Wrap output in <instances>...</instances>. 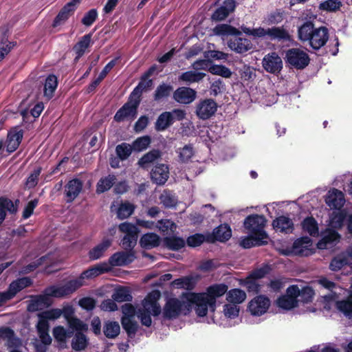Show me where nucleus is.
<instances>
[{"instance_id":"obj_1","label":"nucleus","mask_w":352,"mask_h":352,"mask_svg":"<svg viewBox=\"0 0 352 352\" xmlns=\"http://www.w3.org/2000/svg\"><path fill=\"white\" fill-rule=\"evenodd\" d=\"M72 294L67 283L61 286L51 285L47 287L42 294L32 296L30 300L27 310L30 312H35L41 309L43 307H50L53 300L51 298H61Z\"/></svg>"},{"instance_id":"obj_2","label":"nucleus","mask_w":352,"mask_h":352,"mask_svg":"<svg viewBox=\"0 0 352 352\" xmlns=\"http://www.w3.org/2000/svg\"><path fill=\"white\" fill-rule=\"evenodd\" d=\"M298 36L302 43L307 42L315 50H318L325 45L329 38L328 29L324 26L316 28L310 21L304 23L298 28Z\"/></svg>"},{"instance_id":"obj_3","label":"nucleus","mask_w":352,"mask_h":352,"mask_svg":"<svg viewBox=\"0 0 352 352\" xmlns=\"http://www.w3.org/2000/svg\"><path fill=\"white\" fill-rule=\"evenodd\" d=\"M241 29L244 34L252 37L254 40L270 39L271 41L280 42H286L291 40L289 33L283 27H272L267 28L257 27L251 28L245 25H241Z\"/></svg>"},{"instance_id":"obj_4","label":"nucleus","mask_w":352,"mask_h":352,"mask_svg":"<svg viewBox=\"0 0 352 352\" xmlns=\"http://www.w3.org/2000/svg\"><path fill=\"white\" fill-rule=\"evenodd\" d=\"M111 270V267L107 263H100L83 271L78 278L69 280L66 283L73 294L80 287L85 285V279L96 278L102 274L109 272Z\"/></svg>"},{"instance_id":"obj_5","label":"nucleus","mask_w":352,"mask_h":352,"mask_svg":"<svg viewBox=\"0 0 352 352\" xmlns=\"http://www.w3.org/2000/svg\"><path fill=\"white\" fill-rule=\"evenodd\" d=\"M184 297L190 306V312L192 310V306L195 305V313L199 317L206 316L208 314V308H210V311L212 312L215 311V305L212 303V302L204 292L186 293L184 294Z\"/></svg>"},{"instance_id":"obj_6","label":"nucleus","mask_w":352,"mask_h":352,"mask_svg":"<svg viewBox=\"0 0 352 352\" xmlns=\"http://www.w3.org/2000/svg\"><path fill=\"white\" fill-rule=\"evenodd\" d=\"M190 306L187 301H182L177 298H169L163 307V318L166 320H173L181 314L187 315L190 313Z\"/></svg>"},{"instance_id":"obj_7","label":"nucleus","mask_w":352,"mask_h":352,"mask_svg":"<svg viewBox=\"0 0 352 352\" xmlns=\"http://www.w3.org/2000/svg\"><path fill=\"white\" fill-rule=\"evenodd\" d=\"M285 63L296 69H305L310 62L308 54L300 48H292L285 52Z\"/></svg>"},{"instance_id":"obj_8","label":"nucleus","mask_w":352,"mask_h":352,"mask_svg":"<svg viewBox=\"0 0 352 352\" xmlns=\"http://www.w3.org/2000/svg\"><path fill=\"white\" fill-rule=\"evenodd\" d=\"M243 224L248 233L254 234L268 239V234L264 230L266 219L263 215H249L245 219Z\"/></svg>"},{"instance_id":"obj_9","label":"nucleus","mask_w":352,"mask_h":352,"mask_svg":"<svg viewBox=\"0 0 352 352\" xmlns=\"http://www.w3.org/2000/svg\"><path fill=\"white\" fill-rule=\"evenodd\" d=\"M120 232L125 233L124 236L121 241L122 247L128 251H133L135 246L140 232L138 228L129 222H124L118 226Z\"/></svg>"},{"instance_id":"obj_10","label":"nucleus","mask_w":352,"mask_h":352,"mask_svg":"<svg viewBox=\"0 0 352 352\" xmlns=\"http://www.w3.org/2000/svg\"><path fill=\"white\" fill-rule=\"evenodd\" d=\"M312 241L308 236H302L297 239L293 243L291 248L283 250L282 254L285 256L296 255L301 256H308L313 252L309 248L311 246Z\"/></svg>"},{"instance_id":"obj_11","label":"nucleus","mask_w":352,"mask_h":352,"mask_svg":"<svg viewBox=\"0 0 352 352\" xmlns=\"http://www.w3.org/2000/svg\"><path fill=\"white\" fill-rule=\"evenodd\" d=\"M140 100L131 98L129 101L124 104L115 114L114 120L116 122H122L124 120H133L137 114V109L140 104Z\"/></svg>"},{"instance_id":"obj_12","label":"nucleus","mask_w":352,"mask_h":352,"mask_svg":"<svg viewBox=\"0 0 352 352\" xmlns=\"http://www.w3.org/2000/svg\"><path fill=\"white\" fill-rule=\"evenodd\" d=\"M217 110V104L212 99L200 100L196 105L195 113L203 120L210 118Z\"/></svg>"},{"instance_id":"obj_13","label":"nucleus","mask_w":352,"mask_h":352,"mask_svg":"<svg viewBox=\"0 0 352 352\" xmlns=\"http://www.w3.org/2000/svg\"><path fill=\"white\" fill-rule=\"evenodd\" d=\"M270 305V300L265 295H258L248 304V309L252 316H260L267 312Z\"/></svg>"},{"instance_id":"obj_14","label":"nucleus","mask_w":352,"mask_h":352,"mask_svg":"<svg viewBox=\"0 0 352 352\" xmlns=\"http://www.w3.org/2000/svg\"><path fill=\"white\" fill-rule=\"evenodd\" d=\"M232 236V230L229 225L221 224L213 230L211 234L207 235V242H226Z\"/></svg>"},{"instance_id":"obj_15","label":"nucleus","mask_w":352,"mask_h":352,"mask_svg":"<svg viewBox=\"0 0 352 352\" xmlns=\"http://www.w3.org/2000/svg\"><path fill=\"white\" fill-rule=\"evenodd\" d=\"M134 257L133 251L117 252L109 258L108 265L111 267L126 265L133 261Z\"/></svg>"},{"instance_id":"obj_16","label":"nucleus","mask_w":352,"mask_h":352,"mask_svg":"<svg viewBox=\"0 0 352 352\" xmlns=\"http://www.w3.org/2000/svg\"><path fill=\"white\" fill-rule=\"evenodd\" d=\"M228 47L237 54H243L252 48V43L250 40L243 37H234L230 38L227 42Z\"/></svg>"},{"instance_id":"obj_17","label":"nucleus","mask_w":352,"mask_h":352,"mask_svg":"<svg viewBox=\"0 0 352 352\" xmlns=\"http://www.w3.org/2000/svg\"><path fill=\"white\" fill-rule=\"evenodd\" d=\"M263 67L268 72L277 73L283 67V62L280 57L275 52L268 54L263 59Z\"/></svg>"},{"instance_id":"obj_18","label":"nucleus","mask_w":352,"mask_h":352,"mask_svg":"<svg viewBox=\"0 0 352 352\" xmlns=\"http://www.w3.org/2000/svg\"><path fill=\"white\" fill-rule=\"evenodd\" d=\"M113 239L103 237L101 242L91 248L88 252L90 261H96L103 257L107 250L111 246Z\"/></svg>"},{"instance_id":"obj_19","label":"nucleus","mask_w":352,"mask_h":352,"mask_svg":"<svg viewBox=\"0 0 352 352\" xmlns=\"http://www.w3.org/2000/svg\"><path fill=\"white\" fill-rule=\"evenodd\" d=\"M196 95L197 92L194 89L182 87L174 91L173 99L179 103L188 104L195 100Z\"/></svg>"},{"instance_id":"obj_20","label":"nucleus","mask_w":352,"mask_h":352,"mask_svg":"<svg viewBox=\"0 0 352 352\" xmlns=\"http://www.w3.org/2000/svg\"><path fill=\"white\" fill-rule=\"evenodd\" d=\"M272 227L276 232L291 234L294 230L293 221L288 217L281 215L272 221Z\"/></svg>"},{"instance_id":"obj_21","label":"nucleus","mask_w":352,"mask_h":352,"mask_svg":"<svg viewBox=\"0 0 352 352\" xmlns=\"http://www.w3.org/2000/svg\"><path fill=\"white\" fill-rule=\"evenodd\" d=\"M152 181L158 184L163 185L169 177V168L167 164H159L155 166L151 172Z\"/></svg>"},{"instance_id":"obj_22","label":"nucleus","mask_w":352,"mask_h":352,"mask_svg":"<svg viewBox=\"0 0 352 352\" xmlns=\"http://www.w3.org/2000/svg\"><path fill=\"white\" fill-rule=\"evenodd\" d=\"M236 7L234 0H225L223 4L212 14L211 19L215 21H223L232 12Z\"/></svg>"},{"instance_id":"obj_23","label":"nucleus","mask_w":352,"mask_h":352,"mask_svg":"<svg viewBox=\"0 0 352 352\" xmlns=\"http://www.w3.org/2000/svg\"><path fill=\"white\" fill-rule=\"evenodd\" d=\"M23 135V133L21 129L15 128L9 131L4 145L6 148V151L9 153L17 149L21 142Z\"/></svg>"},{"instance_id":"obj_24","label":"nucleus","mask_w":352,"mask_h":352,"mask_svg":"<svg viewBox=\"0 0 352 352\" xmlns=\"http://www.w3.org/2000/svg\"><path fill=\"white\" fill-rule=\"evenodd\" d=\"M32 285L33 280L31 278L28 276L19 278L13 280L9 285L7 292L12 299L16 295L18 292H21L22 289L26 287L32 286Z\"/></svg>"},{"instance_id":"obj_25","label":"nucleus","mask_w":352,"mask_h":352,"mask_svg":"<svg viewBox=\"0 0 352 352\" xmlns=\"http://www.w3.org/2000/svg\"><path fill=\"white\" fill-rule=\"evenodd\" d=\"M228 286L226 284H214L209 286L206 292H204L210 300L216 306L217 298L223 296L228 291Z\"/></svg>"},{"instance_id":"obj_26","label":"nucleus","mask_w":352,"mask_h":352,"mask_svg":"<svg viewBox=\"0 0 352 352\" xmlns=\"http://www.w3.org/2000/svg\"><path fill=\"white\" fill-rule=\"evenodd\" d=\"M267 243V239L249 233V235L242 239L240 245L245 249L255 246H261Z\"/></svg>"},{"instance_id":"obj_27","label":"nucleus","mask_w":352,"mask_h":352,"mask_svg":"<svg viewBox=\"0 0 352 352\" xmlns=\"http://www.w3.org/2000/svg\"><path fill=\"white\" fill-rule=\"evenodd\" d=\"M76 6L70 1L67 3L58 12V15L54 20L53 26L56 27L64 23L74 13Z\"/></svg>"},{"instance_id":"obj_28","label":"nucleus","mask_w":352,"mask_h":352,"mask_svg":"<svg viewBox=\"0 0 352 352\" xmlns=\"http://www.w3.org/2000/svg\"><path fill=\"white\" fill-rule=\"evenodd\" d=\"M162 153L157 149H153L144 154L138 161V165L142 168H148L158 159L161 157Z\"/></svg>"},{"instance_id":"obj_29","label":"nucleus","mask_w":352,"mask_h":352,"mask_svg":"<svg viewBox=\"0 0 352 352\" xmlns=\"http://www.w3.org/2000/svg\"><path fill=\"white\" fill-rule=\"evenodd\" d=\"M160 296V294H152L150 293L145 298V304L144 307H149L151 310V314L153 316H157L162 311L161 307L157 302V299Z\"/></svg>"},{"instance_id":"obj_30","label":"nucleus","mask_w":352,"mask_h":352,"mask_svg":"<svg viewBox=\"0 0 352 352\" xmlns=\"http://www.w3.org/2000/svg\"><path fill=\"white\" fill-rule=\"evenodd\" d=\"M89 345V338L83 332H76L71 342V346L75 351L85 350Z\"/></svg>"},{"instance_id":"obj_31","label":"nucleus","mask_w":352,"mask_h":352,"mask_svg":"<svg viewBox=\"0 0 352 352\" xmlns=\"http://www.w3.org/2000/svg\"><path fill=\"white\" fill-rule=\"evenodd\" d=\"M153 84V80L151 79L142 76L138 85L131 92V98L140 100V98L142 92L150 89L152 87Z\"/></svg>"},{"instance_id":"obj_32","label":"nucleus","mask_w":352,"mask_h":352,"mask_svg":"<svg viewBox=\"0 0 352 352\" xmlns=\"http://www.w3.org/2000/svg\"><path fill=\"white\" fill-rule=\"evenodd\" d=\"M102 331L109 339L116 338L120 332V327L118 322L107 320L103 324Z\"/></svg>"},{"instance_id":"obj_33","label":"nucleus","mask_w":352,"mask_h":352,"mask_svg":"<svg viewBox=\"0 0 352 352\" xmlns=\"http://www.w3.org/2000/svg\"><path fill=\"white\" fill-rule=\"evenodd\" d=\"M141 246L145 249H151L160 245V238L155 233H146L142 236L140 240Z\"/></svg>"},{"instance_id":"obj_34","label":"nucleus","mask_w":352,"mask_h":352,"mask_svg":"<svg viewBox=\"0 0 352 352\" xmlns=\"http://www.w3.org/2000/svg\"><path fill=\"white\" fill-rule=\"evenodd\" d=\"M173 122L170 112L165 111L158 116L155 128L157 131H162L172 125Z\"/></svg>"},{"instance_id":"obj_35","label":"nucleus","mask_w":352,"mask_h":352,"mask_svg":"<svg viewBox=\"0 0 352 352\" xmlns=\"http://www.w3.org/2000/svg\"><path fill=\"white\" fill-rule=\"evenodd\" d=\"M212 32L214 35L217 36H239L241 34V31L228 24L217 25L213 28Z\"/></svg>"},{"instance_id":"obj_36","label":"nucleus","mask_w":352,"mask_h":352,"mask_svg":"<svg viewBox=\"0 0 352 352\" xmlns=\"http://www.w3.org/2000/svg\"><path fill=\"white\" fill-rule=\"evenodd\" d=\"M180 163H188L195 154L194 148L192 144H186L182 148L175 151Z\"/></svg>"},{"instance_id":"obj_37","label":"nucleus","mask_w":352,"mask_h":352,"mask_svg":"<svg viewBox=\"0 0 352 352\" xmlns=\"http://www.w3.org/2000/svg\"><path fill=\"white\" fill-rule=\"evenodd\" d=\"M122 328L125 330L127 336L133 338L138 330V324L133 318H121Z\"/></svg>"},{"instance_id":"obj_38","label":"nucleus","mask_w":352,"mask_h":352,"mask_svg":"<svg viewBox=\"0 0 352 352\" xmlns=\"http://www.w3.org/2000/svg\"><path fill=\"white\" fill-rule=\"evenodd\" d=\"M82 189V183L78 179L70 180L65 186L66 195L76 198Z\"/></svg>"},{"instance_id":"obj_39","label":"nucleus","mask_w":352,"mask_h":352,"mask_svg":"<svg viewBox=\"0 0 352 352\" xmlns=\"http://www.w3.org/2000/svg\"><path fill=\"white\" fill-rule=\"evenodd\" d=\"M340 235L335 230H329L322 239L318 242V247L320 249L325 248L328 244L333 243V242L339 241Z\"/></svg>"},{"instance_id":"obj_40","label":"nucleus","mask_w":352,"mask_h":352,"mask_svg":"<svg viewBox=\"0 0 352 352\" xmlns=\"http://www.w3.org/2000/svg\"><path fill=\"white\" fill-rule=\"evenodd\" d=\"M164 245L170 250L177 251L185 246V241L179 236H166L164 239Z\"/></svg>"},{"instance_id":"obj_41","label":"nucleus","mask_w":352,"mask_h":352,"mask_svg":"<svg viewBox=\"0 0 352 352\" xmlns=\"http://www.w3.org/2000/svg\"><path fill=\"white\" fill-rule=\"evenodd\" d=\"M58 86V80L56 76L51 74L49 75L44 84V96L47 99H50L54 94Z\"/></svg>"},{"instance_id":"obj_42","label":"nucleus","mask_w":352,"mask_h":352,"mask_svg":"<svg viewBox=\"0 0 352 352\" xmlns=\"http://www.w3.org/2000/svg\"><path fill=\"white\" fill-rule=\"evenodd\" d=\"M91 40V34H87L84 35L80 40L74 46V50L77 54L76 58L81 57L85 50L90 45Z\"/></svg>"},{"instance_id":"obj_43","label":"nucleus","mask_w":352,"mask_h":352,"mask_svg":"<svg viewBox=\"0 0 352 352\" xmlns=\"http://www.w3.org/2000/svg\"><path fill=\"white\" fill-rule=\"evenodd\" d=\"M302 228L304 231L308 232L310 236H316L319 234L318 223L312 217H306L302 222Z\"/></svg>"},{"instance_id":"obj_44","label":"nucleus","mask_w":352,"mask_h":352,"mask_svg":"<svg viewBox=\"0 0 352 352\" xmlns=\"http://www.w3.org/2000/svg\"><path fill=\"white\" fill-rule=\"evenodd\" d=\"M155 228L164 235L174 233L177 229V225L170 219H161L155 223Z\"/></svg>"},{"instance_id":"obj_45","label":"nucleus","mask_w":352,"mask_h":352,"mask_svg":"<svg viewBox=\"0 0 352 352\" xmlns=\"http://www.w3.org/2000/svg\"><path fill=\"white\" fill-rule=\"evenodd\" d=\"M206 76L205 73L196 72V71H188L182 73L179 79L182 81L192 83L197 82L201 80Z\"/></svg>"},{"instance_id":"obj_46","label":"nucleus","mask_w":352,"mask_h":352,"mask_svg":"<svg viewBox=\"0 0 352 352\" xmlns=\"http://www.w3.org/2000/svg\"><path fill=\"white\" fill-rule=\"evenodd\" d=\"M116 180V177L113 175H109L105 177L101 178L97 184L96 192L102 193L109 190L115 184Z\"/></svg>"},{"instance_id":"obj_47","label":"nucleus","mask_w":352,"mask_h":352,"mask_svg":"<svg viewBox=\"0 0 352 352\" xmlns=\"http://www.w3.org/2000/svg\"><path fill=\"white\" fill-rule=\"evenodd\" d=\"M245 298V292L240 289H231L227 294V300L233 304L241 303Z\"/></svg>"},{"instance_id":"obj_48","label":"nucleus","mask_w":352,"mask_h":352,"mask_svg":"<svg viewBox=\"0 0 352 352\" xmlns=\"http://www.w3.org/2000/svg\"><path fill=\"white\" fill-rule=\"evenodd\" d=\"M112 298L118 302H130L133 300V296L130 291L124 287L117 289L113 294Z\"/></svg>"},{"instance_id":"obj_49","label":"nucleus","mask_w":352,"mask_h":352,"mask_svg":"<svg viewBox=\"0 0 352 352\" xmlns=\"http://www.w3.org/2000/svg\"><path fill=\"white\" fill-rule=\"evenodd\" d=\"M173 90V87L171 85L162 83L157 87L153 98L155 101H159L163 98H167L170 96Z\"/></svg>"},{"instance_id":"obj_50","label":"nucleus","mask_w":352,"mask_h":352,"mask_svg":"<svg viewBox=\"0 0 352 352\" xmlns=\"http://www.w3.org/2000/svg\"><path fill=\"white\" fill-rule=\"evenodd\" d=\"M337 308L346 317H352V293L346 300L337 302Z\"/></svg>"},{"instance_id":"obj_51","label":"nucleus","mask_w":352,"mask_h":352,"mask_svg":"<svg viewBox=\"0 0 352 352\" xmlns=\"http://www.w3.org/2000/svg\"><path fill=\"white\" fill-rule=\"evenodd\" d=\"M248 276L244 280H242V285L245 287L249 293L258 294L261 289V285L258 281Z\"/></svg>"},{"instance_id":"obj_52","label":"nucleus","mask_w":352,"mask_h":352,"mask_svg":"<svg viewBox=\"0 0 352 352\" xmlns=\"http://www.w3.org/2000/svg\"><path fill=\"white\" fill-rule=\"evenodd\" d=\"M133 150L132 145L125 142L118 144L116 148V154L121 160H126L131 155Z\"/></svg>"},{"instance_id":"obj_53","label":"nucleus","mask_w":352,"mask_h":352,"mask_svg":"<svg viewBox=\"0 0 352 352\" xmlns=\"http://www.w3.org/2000/svg\"><path fill=\"white\" fill-rule=\"evenodd\" d=\"M134 206L129 202L120 204L117 211L118 218L124 219L130 217L134 211Z\"/></svg>"},{"instance_id":"obj_54","label":"nucleus","mask_w":352,"mask_h":352,"mask_svg":"<svg viewBox=\"0 0 352 352\" xmlns=\"http://www.w3.org/2000/svg\"><path fill=\"white\" fill-rule=\"evenodd\" d=\"M298 300H294L286 295H283L277 299L279 307L289 310L298 306Z\"/></svg>"},{"instance_id":"obj_55","label":"nucleus","mask_w":352,"mask_h":352,"mask_svg":"<svg viewBox=\"0 0 352 352\" xmlns=\"http://www.w3.org/2000/svg\"><path fill=\"white\" fill-rule=\"evenodd\" d=\"M342 6V2L338 0H326L319 4V9L322 11L335 12Z\"/></svg>"},{"instance_id":"obj_56","label":"nucleus","mask_w":352,"mask_h":352,"mask_svg":"<svg viewBox=\"0 0 352 352\" xmlns=\"http://www.w3.org/2000/svg\"><path fill=\"white\" fill-rule=\"evenodd\" d=\"M315 294L314 290L310 286H304L300 289L298 301H301L303 303H308L312 301L314 296Z\"/></svg>"},{"instance_id":"obj_57","label":"nucleus","mask_w":352,"mask_h":352,"mask_svg":"<svg viewBox=\"0 0 352 352\" xmlns=\"http://www.w3.org/2000/svg\"><path fill=\"white\" fill-rule=\"evenodd\" d=\"M204 241H207V235L205 236L199 233L191 235L186 239L187 245L192 248L201 245Z\"/></svg>"},{"instance_id":"obj_58","label":"nucleus","mask_w":352,"mask_h":352,"mask_svg":"<svg viewBox=\"0 0 352 352\" xmlns=\"http://www.w3.org/2000/svg\"><path fill=\"white\" fill-rule=\"evenodd\" d=\"M151 143V138L148 136H143L135 140L132 144L133 150L142 151L147 148Z\"/></svg>"},{"instance_id":"obj_59","label":"nucleus","mask_w":352,"mask_h":352,"mask_svg":"<svg viewBox=\"0 0 352 352\" xmlns=\"http://www.w3.org/2000/svg\"><path fill=\"white\" fill-rule=\"evenodd\" d=\"M67 322L69 328L72 329V330H75L76 332L86 331L88 329L87 324L76 317L70 318V320L67 321Z\"/></svg>"},{"instance_id":"obj_60","label":"nucleus","mask_w":352,"mask_h":352,"mask_svg":"<svg viewBox=\"0 0 352 352\" xmlns=\"http://www.w3.org/2000/svg\"><path fill=\"white\" fill-rule=\"evenodd\" d=\"M208 71L212 74L224 78H230L232 75L230 69L223 65H212L209 67Z\"/></svg>"},{"instance_id":"obj_61","label":"nucleus","mask_w":352,"mask_h":352,"mask_svg":"<svg viewBox=\"0 0 352 352\" xmlns=\"http://www.w3.org/2000/svg\"><path fill=\"white\" fill-rule=\"evenodd\" d=\"M138 317L140 318L142 325L147 327H151L152 324V319L151 317V310L149 307H144L142 309H139Z\"/></svg>"},{"instance_id":"obj_62","label":"nucleus","mask_w":352,"mask_h":352,"mask_svg":"<svg viewBox=\"0 0 352 352\" xmlns=\"http://www.w3.org/2000/svg\"><path fill=\"white\" fill-rule=\"evenodd\" d=\"M52 333L54 339L59 343H66L67 335L66 329L63 326H56L54 327Z\"/></svg>"},{"instance_id":"obj_63","label":"nucleus","mask_w":352,"mask_h":352,"mask_svg":"<svg viewBox=\"0 0 352 352\" xmlns=\"http://www.w3.org/2000/svg\"><path fill=\"white\" fill-rule=\"evenodd\" d=\"M41 172V168H37L29 175L25 182V186L28 188L35 187L38 182V177Z\"/></svg>"},{"instance_id":"obj_64","label":"nucleus","mask_w":352,"mask_h":352,"mask_svg":"<svg viewBox=\"0 0 352 352\" xmlns=\"http://www.w3.org/2000/svg\"><path fill=\"white\" fill-rule=\"evenodd\" d=\"M79 306L87 311H92L96 305V301L91 297H83L79 300Z\"/></svg>"}]
</instances>
